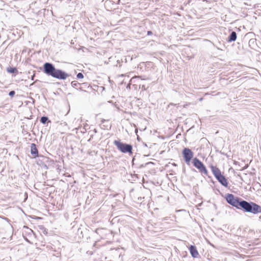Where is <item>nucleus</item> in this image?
Segmentation results:
<instances>
[{
	"label": "nucleus",
	"mask_w": 261,
	"mask_h": 261,
	"mask_svg": "<svg viewBox=\"0 0 261 261\" xmlns=\"http://www.w3.org/2000/svg\"><path fill=\"white\" fill-rule=\"evenodd\" d=\"M212 171L217 180L225 187H228V182L226 177L222 174L220 169L216 166L211 167Z\"/></svg>",
	"instance_id": "20e7f679"
},
{
	"label": "nucleus",
	"mask_w": 261,
	"mask_h": 261,
	"mask_svg": "<svg viewBox=\"0 0 261 261\" xmlns=\"http://www.w3.org/2000/svg\"><path fill=\"white\" fill-rule=\"evenodd\" d=\"M94 131L95 133H97V130H96V129H94Z\"/></svg>",
	"instance_id": "6ab92c4d"
},
{
	"label": "nucleus",
	"mask_w": 261,
	"mask_h": 261,
	"mask_svg": "<svg viewBox=\"0 0 261 261\" xmlns=\"http://www.w3.org/2000/svg\"><path fill=\"white\" fill-rule=\"evenodd\" d=\"M192 163L194 166L198 169L199 172L203 173L205 175H207L208 171L203 163L200 161V160L197 158H195L193 159Z\"/></svg>",
	"instance_id": "423d86ee"
},
{
	"label": "nucleus",
	"mask_w": 261,
	"mask_h": 261,
	"mask_svg": "<svg viewBox=\"0 0 261 261\" xmlns=\"http://www.w3.org/2000/svg\"><path fill=\"white\" fill-rule=\"evenodd\" d=\"M225 199L228 204L240 210L242 206L241 204L244 200L239 197H235L232 194H226Z\"/></svg>",
	"instance_id": "7ed1b4c3"
},
{
	"label": "nucleus",
	"mask_w": 261,
	"mask_h": 261,
	"mask_svg": "<svg viewBox=\"0 0 261 261\" xmlns=\"http://www.w3.org/2000/svg\"><path fill=\"white\" fill-rule=\"evenodd\" d=\"M182 153L185 162L187 164L189 165L191 159L193 157L194 153L188 148H185L182 150Z\"/></svg>",
	"instance_id": "0eeeda50"
},
{
	"label": "nucleus",
	"mask_w": 261,
	"mask_h": 261,
	"mask_svg": "<svg viewBox=\"0 0 261 261\" xmlns=\"http://www.w3.org/2000/svg\"><path fill=\"white\" fill-rule=\"evenodd\" d=\"M259 219H261V215L259 217Z\"/></svg>",
	"instance_id": "aec40b11"
},
{
	"label": "nucleus",
	"mask_w": 261,
	"mask_h": 261,
	"mask_svg": "<svg viewBox=\"0 0 261 261\" xmlns=\"http://www.w3.org/2000/svg\"><path fill=\"white\" fill-rule=\"evenodd\" d=\"M7 71L8 72L11 73H14L17 72V69L15 67H8L7 68Z\"/></svg>",
	"instance_id": "9b49d317"
},
{
	"label": "nucleus",
	"mask_w": 261,
	"mask_h": 261,
	"mask_svg": "<svg viewBox=\"0 0 261 261\" xmlns=\"http://www.w3.org/2000/svg\"><path fill=\"white\" fill-rule=\"evenodd\" d=\"M79 84L78 83H77V82L76 81H73L71 82V85L74 87L75 86H77V85Z\"/></svg>",
	"instance_id": "2eb2a0df"
},
{
	"label": "nucleus",
	"mask_w": 261,
	"mask_h": 261,
	"mask_svg": "<svg viewBox=\"0 0 261 261\" xmlns=\"http://www.w3.org/2000/svg\"><path fill=\"white\" fill-rule=\"evenodd\" d=\"M31 153L34 158L38 156V151L36 144L34 143H32L31 145Z\"/></svg>",
	"instance_id": "1a4fd4ad"
},
{
	"label": "nucleus",
	"mask_w": 261,
	"mask_h": 261,
	"mask_svg": "<svg viewBox=\"0 0 261 261\" xmlns=\"http://www.w3.org/2000/svg\"><path fill=\"white\" fill-rule=\"evenodd\" d=\"M114 144L121 152L124 153H132L133 146L131 144L123 143L120 140H115Z\"/></svg>",
	"instance_id": "39448f33"
},
{
	"label": "nucleus",
	"mask_w": 261,
	"mask_h": 261,
	"mask_svg": "<svg viewBox=\"0 0 261 261\" xmlns=\"http://www.w3.org/2000/svg\"><path fill=\"white\" fill-rule=\"evenodd\" d=\"M76 77L77 79H82L84 77V75L82 73L79 72L77 74Z\"/></svg>",
	"instance_id": "ddd939ff"
},
{
	"label": "nucleus",
	"mask_w": 261,
	"mask_h": 261,
	"mask_svg": "<svg viewBox=\"0 0 261 261\" xmlns=\"http://www.w3.org/2000/svg\"><path fill=\"white\" fill-rule=\"evenodd\" d=\"M43 72L59 80H65L69 74L61 69H56L50 63L46 62L43 65Z\"/></svg>",
	"instance_id": "f257e3e1"
},
{
	"label": "nucleus",
	"mask_w": 261,
	"mask_h": 261,
	"mask_svg": "<svg viewBox=\"0 0 261 261\" xmlns=\"http://www.w3.org/2000/svg\"><path fill=\"white\" fill-rule=\"evenodd\" d=\"M48 120V118L46 116H42L40 118V122L42 124H45Z\"/></svg>",
	"instance_id": "f8f14e48"
},
{
	"label": "nucleus",
	"mask_w": 261,
	"mask_h": 261,
	"mask_svg": "<svg viewBox=\"0 0 261 261\" xmlns=\"http://www.w3.org/2000/svg\"><path fill=\"white\" fill-rule=\"evenodd\" d=\"M190 252L192 256L194 258H198L199 256L198 251L196 246L194 245H191L189 248Z\"/></svg>",
	"instance_id": "6e6552de"
},
{
	"label": "nucleus",
	"mask_w": 261,
	"mask_h": 261,
	"mask_svg": "<svg viewBox=\"0 0 261 261\" xmlns=\"http://www.w3.org/2000/svg\"><path fill=\"white\" fill-rule=\"evenodd\" d=\"M237 38V33L234 31H232L231 32L230 34L228 37L227 41L228 42H232L236 40Z\"/></svg>",
	"instance_id": "9d476101"
},
{
	"label": "nucleus",
	"mask_w": 261,
	"mask_h": 261,
	"mask_svg": "<svg viewBox=\"0 0 261 261\" xmlns=\"http://www.w3.org/2000/svg\"><path fill=\"white\" fill-rule=\"evenodd\" d=\"M15 92L14 91H11L9 93V95L11 97H12L15 95Z\"/></svg>",
	"instance_id": "4468645a"
},
{
	"label": "nucleus",
	"mask_w": 261,
	"mask_h": 261,
	"mask_svg": "<svg viewBox=\"0 0 261 261\" xmlns=\"http://www.w3.org/2000/svg\"><path fill=\"white\" fill-rule=\"evenodd\" d=\"M34 77H35V74H34L33 75H32V77H31V80H34Z\"/></svg>",
	"instance_id": "f3484780"
},
{
	"label": "nucleus",
	"mask_w": 261,
	"mask_h": 261,
	"mask_svg": "<svg viewBox=\"0 0 261 261\" xmlns=\"http://www.w3.org/2000/svg\"><path fill=\"white\" fill-rule=\"evenodd\" d=\"M152 34V32L151 31H148L147 32V35L150 36Z\"/></svg>",
	"instance_id": "dca6fc26"
},
{
	"label": "nucleus",
	"mask_w": 261,
	"mask_h": 261,
	"mask_svg": "<svg viewBox=\"0 0 261 261\" xmlns=\"http://www.w3.org/2000/svg\"><path fill=\"white\" fill-rule=\"evenodd\" d=\"M142 89H143V90H146L145 87V86H144V85H143V86H142Z\"/></svg>",
	"instance_id": "a211bd4d"
},
{
	"label": "nucleus",
	"mask_w": 261,
	"mask_h": 261,
	"mask_svg": "<svg viewBox=\"0 0 261 261\" xmlns=\"http://www.w3.org/2000/svg\"><path fill=\"white\" fill-rule=\"evenodd\" d=\"M241 204L240 210L245 212L253 214H257L261 212V206L253 202H248L244 200Z\"/></svg>",
	"instance_id": "f03ea898"
}]
</instances>
